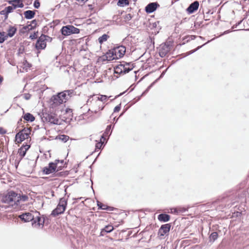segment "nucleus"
<instances>
[{
	"mask_svg": "<svg viewBox=\"0 0 249 249\" xmlns=\"http://www.w3.org/2000/svg\"><path fill=\"white\" fill-rule=\"evenodd\" d=\"M6 133V130L2 127H0V134H4Z\"/></svg>",
	"mask_w": 249,
	"mask_h": 249,
	"instance_id": "nucleus-52",
	"label": "nucleus"
},
{
	"mask_svg": "<svg viewBox=\"0 0 249 249\" xmlns=\"http://www.w3.org/2000/svg\"><path fill=\"white\" fill-rule=\"evenodd\" d=\"M37 26V21L36 19L33 20L30 24L23 26L19 31L20 33L24 34L26 32L35 29Z\"/></svg>",
	"mask_w": 249,
	"mask_h": 249,
	"instance_id": "nucleus-14",
	"label": "nucleus"
},
{
	"mask_svg": "<svg viewBox=\"0 0 249 249\" xmlns=\"http://www.w3.org/2000/svg\"><path fill=\"white\" fill-rule=\"evenodd\" d=\"M69 139V137L68 136H67V135H61L60 137V139L64 142H66L68 141Z\"/></svg>",
	"mask_w": 249,
	"mask_h": 249,
	"instance_id": "nucleus-35",
	"label": "nucleus"
},
{
	"mask_svg": "<svg viewBox=\"0 0 249 249\" xmlns=\"http://www.w3.org/2000/svg\"><path fill=\"white\" fill-rule=\"evenodd\" d=\"M104 229L107 233H110L114 230L113 227L111 225L106 226Z\"/></svg>",
	"mask_w": 249,
	"mask_h": 249,
	"instance_id": "nucleus-34",
	"label": "nucleus"
},
{
	"mask_svg": "<svg viewBox=\"0 0 249 249\" xmlns=\"http://www.w3.org/2000/svg\"><path fill=\"white\" fill-rule=\"evenodd\" d=\"M3 77L2 76L0 75V84H1L2 83V82L3 81Z\"/></svg>",
	"mask_w": 249,
	"mask_h": 249,
	"instance_id": "nucleus-58",
	"label": "nucleus"
},
{
	"mask_svg": "<svg viewBox=\"0 0 249 249\" xmlns=\"http://www.w3.org/2000/svg\"><path fill=\"white\" fill-rule=\"evenodd\" d=\"M133 68V64L123 61L115 67L114 71L117 74H124L129 72Z\"/></svg>",
	"mask_w": 249,
	"mask_h": 249,
	"instance_id": "nucleus-2",
	"label": "nucleus"
},
{
	"mask_svg": "<svg viewBox=\"0 0 249 249\" xmlns=\"http://www.w3.org/2000/svg\"><path fill=\"white\" fill-rule=\"evenodd\" d=\"M173 210H174V213H179L178 208H174Z\"/></svg>",
	"mask_w": 249,
	"mask_h": 249,
	"instance_id": "nucleus-56",
	"label": "nucleus"
},
{
	"mask_svg": "<svg viewBox=\"0 0 249 249\" xmlns=\"http://www.w3.org/2000/svg\"><path fill=\"white\" fill-rule=\"evenodd\" d=\"M105 140H104V139H102V137H101V139H100V142H103L104 143V141Z\"/></svg>",
	"mask_w": 249,
	"mask_h": 249,
	"instance_id": "nucleus-61",
	"label": "nucleus"
},
{
	"mask_svg": "<svg viewBox=\"0 0 249 249\" xmlns=\"http://www.w3.org/2000/svg\"><path fill=\"white\" fill-rule=\"evenodd\" d=\"M240 191H231L225 193L223 196L218 199L221 203L222 207L230 208L235 203L238 202L240 198Z\"/></svg>",
	"mask_w": 249,
	"mask_h": 249,
	"instance_id": "nucleus-1",
	"label": "nucleus"
},
{
	"mask_svg": "<svg viewBox=\"0 0 249 249\" xmlns=\"http://www.w3.org/2000/svg\"><path fill=\"white\" fill-rule=\"evenodd\" d=\"M21 147H23V149L24 150H26V151L27 152V151L29 149V148L30 147V145H28L27 144H23L22 145Z\"/></svg>",
	"mask_w": 249,
	"mask_h": 249,
	"instance_id": "nucleus-51",
	"label": "nucleus"
},
{
	"mask_svg": "<svg viewBox=\"0 0 249 249\" xmlns=\"http://www.w3.org/2000/svg\"><path fill=\"white\" fill-rule=\"evenodd\" d=\"M97 206L98 208L101 210L112 211L113 209V207L108 206L99 201H97Z\"/></svg>",
	"mask_w": 249,
	"mask_h": 249,
	"instance_id": "nucleus-24",
	"label": "nucleus"
},
{
	"mask_svg": "<svg viewBox=\"0 0 249 249\" xmlns=\"http://www.w3.org/2000/svg\"><path fill=\"white\" fill-rule=\"evenodd\" d=\"M59 162V160H56L54 162H50L48 166L45 167L43 168V173L46 175H49L55 172L57 167V164Z\"/></svg>",
	"mask_w": 249,
	"mask_h": 249,
	"instance_id": "nucleus-11",
	"label": "nucleus"
},
{
	"mask_svg": "<svg viewBox=\"0 0 249 249\" xmlns=\"http://www.w3.org/2000/svg\"><path fill=\"white\" fill-rule=\"evenodd\" d=\"M60 94H62L61 92L58 93L57 95H53L52 97L51 100L53 104L56 106L59 105L66 102V98L62 97Z\"/></svg>",
	"mask_w": 249,
	"mask_h": 249,
	"instance_id": "nucleus-16",
	"label": "nucleus"
},
{
	"mask_svg": "<svg viewBox=\"0 0 249 249\" xmlns=\"http://www.w3.org/2000/svg\"><path fill=\"white\" fill-rule=\"evenodd\" d=\"M67 201L64 197L61 198L56 208L51 213V215L55 217L59 214L63 213L66 208Z\"/></svg>",
	"mask_w": 249,
	"mask_h": 249,
	"instance_id": "nucleus-3",
	"label": "nucleus"
},
{
	"mask_svg": "<svg viewBox=\"0 0 249 249\" xmlns=\"http://www.w3.org/2000/svg\"><path fill=\"white\" fill-rule=\"evenodd\" d=\"M126 48L124 46H120L115 48L112 52V59H118L121 58L125 54Z\"/></svg>",
	"mask_w": 249,
	"mask_h": 249,
	"instance_id": "nucleus-10",
	"label": "nucleus"
},
{
	"mask_svg": "<svg viewBox=\"0 0 249 249\" xmlns=\"http://www.w3.org/2000/svg\"><path fill=\"white\" fill-rule=\"evenodd\" d=\"M155 83V81L153 82L150 86H149L143 92L141 96H143L149 90V89L152 87L153 84Z\"/></svg>",
	"mask_w": 249,
	"mask_h": 249,
	"instance_id": "nucleus-41",
	"label": "nucleus"
},
{
	"mask_svg": "<svg viewBox=\"0 0 249 249\" xmlns=\"http://www.w3.org/2000/svg\"><path fill=\"white\" fill-rule=\"evenodd\" d=\"M8 38L7 34L4 32H0V43H3Z\"/></svg>",
	"mask_w": 249,
	"mask_h": 249,
	"instance_id": "nucleus-26",
	"label": "nucleus"
},
{
	"mask_svg": "<svg viewBox=\"0 0 249 249\" xmlns=\"http://www.w3.org/2000/svg\"><path fill=\"white\" fill-rule=\"evenodd\" d=\"M19 196L18 194L13 191H10L7 195L2 198V201L5 203L11 204L18 205V202L19 200Z\"/></svg>",
	"mask_w": 249,
	"mask_h": 249,
	"instance_id": "nucleus-4",
	"label": "nucleus"
},
{
	"mask_svg": "<svg viewBox=\"0 0 249 249\" xmlns=\"http://www.w3.org/2000/svg\"><path fill=\"white\" fill-rule=\"evenodd\" d=\"M63 167V165L61 164L60 165H58V163L57 164V167L56 168V172H58L59 170H61L62 169V167Z\"/></svg>",
	"mask_w": 249,
	"mask_h": 249,
	"instance_id": "nucleus-55",
	"label": "nucleus"
},
{
	"mask_svg": "<svg viewBox=\"0 0 249 249\" xmlns=\"http://www.w3.org/2000/svg\"><path fill=\"white\" fill-rule=\"evenodd\" d=\"M24 147H21L18 150V154L21 157V159L25 156L26 153V150L23 149Z\"/></svg>",
	"mask_w": 249,
	"mask_h": 249,
	"instance_id": "nucleus-33",
	"label": "nucleus"
},
{
	"mask_svg": "<svg viewBox=\"0 0 249 249\" xmlns=\"http://www.w3.org/2000/svg\"><path fill=\"white\" fill-rule=\"evenodd\" d=\"M230 32H231V31H230V30H227V31H225V32H224V34H228V33H230Z\"/></svg>",
	"mask_w": 249,
	"mask_h": 249,
	"instance_id": "nucleus-60",
	"label": "nucleus"
},
{
	"mask_svg": "<svg viewBox=\"0 0 249 249\" xmlns=\"http://www.w3.org/2000/svg\"><path fill=\"white\" fill-rule=\"evenodd\" d=\"M57 175H59V176H61L62 175V172H60L57 174Z\"/></svg>",
	"mask_w": 249,
	"mask_h": 249,
	"instance_id": "nucleus-63",
	"label": "nucleus"
},
{
	"mask_svg": "<svg viewBox=\"0 0 249 249\" xmlns=\"http://www.w3.org/2000/svg\"><path fill=\"white\" fill-rule=\"evenodd\" d=\"M199 5V2L196 0L195 1L189 5L186 11L190 14H193L198 9Z\"/></svg>",
	"mask_w": 249,
	"mask_h": 249,
	"instance_id": "nucleus-18",
	"label": "nucleus"
},
{
	"mask_svg": "<svg viewBox=\"0 0 249 249\" xmlns=\"http://www.w3.org/2000/svg\"><path fill=\"white\" fill-rule=\"evenodd\" d=\"M110 97L111 96L108 97L107 95H101L100 97H96L95 99H96V101H102V102H105L107 100V99L109 98V97Z\"/></svg>",
	"mask_w": 249,
	"mask_h": 249,
	"instance_id": "nucleus-31",
	"label": "nucleus"
},
{
	"mask_svg": "<svg viewBox=\"0 0 249 249\" xmlns=\"http://www.w3.org/2000/svg\"><path fill=\"white\" fill-rule=\"evenodd\" d=\"M155 83V81L153 82L150 86H149L143 92L141 96H143L149 90V89L152 87L153 84Z\"/></svg>",
	"mask_w": 249,
	"mask_h": 249,
	"instance_id": "nucleus-40",
	"label": "nucleus"
},
{
	"mask_svg": "<svg viewBox=\"0 0 249 249\" xmlns=\"http://www.w3.org/2000/svg\"><path fill=\"white\" fill-rule=\"evenodd\" d=\"M48 38H50L48 36L42 34L40 36L38 37L36 43L35 47L37 50L44 49L46 47V41Z\"/></svg>",
	"mask_w": 249,
	"mask_h": 249,
	"instance_id": "nucleus-9",
	"label": "nucleus"
},
{
	"mask_svg": "<svg viewBox=\"0 0 249 249\" xmlns=\"http://www.w3.org/2000/svg\"><path fill=\"white\" fill-rule=\"evenodd\" d=\"M103 144V142H98L96 143L95 145V149L96 150H99L101 149V147L102 146Z\"/></svg>",
	"mask_w": 249,
	"mask_h": 249,
	"instance_id": "nucleus-39",
	"label": "nucleus"
},
{
	"mask_svg": "<svg viewBox=\"0 0 249 249\" xmlns=\"http://www.w3.org/2000/svg\"><path fill=\"white\" fill-rule=\"evenodd\" d=\"M36 11L27 10L24 12V17L26 19H30L34 18Z\"/></svg>",
	"mask_w": 249,
	"mask_h": 249,
	"instance_id": "nucleus-22",
	"label": "nucleus"
},
{
	"mask_svg": "<svg viewBox=\"0 0 249 249\" xmlns=\"http://www.w3.org/2000/svg\"><path fill=\"white\" fill-rule=\"evenodd\" d=\"M160 6L157 2H151L146 5L145 8V11L147 13L150 14L156 10L157 8Z\"/></svg>",
	"mask_w": 249,
	"mask_h": 249,
	"instance_id": "nucleus-17",
	"label": "nucleus"
},
{
	"mask_svg": "<svg viewBox=\"0 0 249 249\" xmlns=\"http://www.w3.org/2000/svg\"><path fill=\"white\" fill-rule=\"evenodd\" d=\"M34 6L35 8L38 9L40 7V2L39 0H35L34 2Z\"/></svg>",
	"mask_w": 249,
	"mask_h": 249,
	"instance_id": "nucleus-42",
	"label": "nucleus"
},
{
	"mask_svg": "<svg viewBox=\"0 0 249 249\" xmlns=\"http://www.w3.org/2000/svg\"><path fill=\"white\" fill-rule=\"evenodd\" d=\"M129 4L128 0H118L117 5L120 7H124Z\"/></svg>",
	"mask_w": 249,
	"mask_h": 249,
	"instance_id": "nucleus-27",
	"label": "nucleus"
},
{
	"mask_svg": "<svg viewBox=\"0 0 249 249\" xmlns=\"http://www.w3.org/2000/svg\"><path fill=\"white\" fill-rule=\"evenodd\" d=\"M34 220L32 221V226L36 228L40 227L43 228L45 221V217L43 215L41 216L40 213L37 211H34Z\"/></svg>",
	"mask_w": 249,
	"mask_h": 249,
	"instance_id": "nucleus-5",
	"label": "nucleus"
},
{
	"mask_svg": "<svg viewBox=\"0 0 249 249\" xmlns=\"http://www.w3.org/2000/svg\"><path fill=\"white\" fill-rule=\"evenodd\" d=\"M23 119L27 122H32L35 120V117L30 113H27L23 116Z\"/></svg>",
	"mask_w": 249,
	"mask_h": 249,
	"instance_id": "nucleus-25",
	"label": "nucleus"
},
{
	"mask_svg": "<svg viewBox=\"0 0 249 249\" xmlns=\"http://www.w3.org/2000/svg\"><path fill=\"white\" fill-rule=\"evenodd\" d=\"M107 232L104 230V229H101L100 235L101 236H105Z\"/></svg>",
	"mask_w": 249,
	"mask_h": 249,
	"instance_id": "nucleus-48",
	"label": "nucleus"
},
{
	"mask_svg": "<svg viewBox=\"0 0 249 249\" xmlns=\"http://www.w3.org/2000/svg\"><path fill=\"white\" fill-rule=\"evenodd\" d=\"M34 211H32L30 213H23L19 215L18 217L24 222H28L29 221H32L34 220Z\"/></svg>",
	"mask_w": 249,
	"mask_h": 249,
	"instance_id": "nucleus-15",
	"label": "nucleus"
},
{
	"mask_svg": "<svg viewBox=\"0 0 249 249\" xmlns=\"http://www.w3.org/2000/svg\"><path fill=\"white\" fill-rule=\"evenodd\" d=\"M243 22V23L244 24L245 23V21L244 20H241L240 22H239L237 24H236L235 25H234L233 27H232V28H236L238 25H239V24H240L242 22Z\"/></svg>",
	"mask_w": 249,
	"mask_h": 249,
	"instance_id": "nucleus-54",
	"label": "nucleus"
},
{
	"mask_svg": "<svg viewBox=\"0 0 249 249\" xmlns=\"http://www.w3.org/2000/svg\"><path fill=\"white\" fill-rule=\"evenodd\" d=\"M171 45L169 42L162 44L159 47V53L161 57H165L171 49Z\"/></svg>",
	"mask_w": 249,
	"mask_h": 249,
	"instance_id": "nucleus-12",
	"label": "nucleus"
},
{
	"mask_svg": "<svg viewBox=\"0 0 249 249\" xmlns=\"http://www.w3.org/2000/svg\"><path fill=\"white\" fill-rule=\"evenodd\" d=\"M156 25H157V24H156V22H155V23H154L153 24V27H155L156 26Z\"/></svg>",
	"mask_w": 249,
	"mask_h": 249,
	"instance_id": "nucleus-64",
	"label": "nucleus"
},
{
	"mask_svg": "<svg viewBox=\"0 0 249 249\" xmlns=\"http://www.w3.org/2000/svg\"><path fill=\"white\" fill-rule=\"evenodd\" d=\"M218 237V235L217 232H212L209 236L210 241L214 242L217 239Z\"/></svg>",
	"mask_w": 249,
	"mask_h": 249,
	"instance_id": "nucleus-30",
	"label": "nucleus"
},
{
	"mask_svg": "<svg viewBox=\"0 0 249 249\" xmlns=\"http://www.w3.org/2000/svg\"><path fill=\"white\" fill-rule=\"evenodd\" d=\"M72 109H66V113L67 114H68L69 115V117H70L71 116L72 117Z\"/></svg>",
	"mask_w": 249,
	"mask_h": 249,
	"instance_id": "nucleus-46",
	"label": "nucleus"
},
{
	"mask_svg": "<svg viewBox=\"0 0 249 249\" xmlns=\"http://www.w3.org/2000/svg\"><path fill=\"white\" fill-rule=\"evenodd\" d=\"M109 36L107 34H104L98 38V41L100 44H102L103 42L106 41Z\"/></svg>",
	"mask_w": 249,
	"mask_h": 249,
	"instance_id": "nucleus-28",
	"label": "nucleus"
},
{
	"mask_svg": "<svg viewBox=\"0 0 249 249\" xmlns=\"http://www.w3.org/2000/svg\"><path fill=\"white\" fill-rule=\"evenodd\" d=\"M196 37V36H191V39H194Z\"/></svg>",
	"mask_w": 249,
	"mask_h": 249,
	"instance_id": "nucleus-62",
	"label": "nucleus"
},
{
	"mask_svg": "<svg viewBox=\"0 0 249 249\" xmlns=\"http://www.w3.org/2000/svg\"><path fill=\"white\" fill-rule=\"evenodd\" d=\"M158 220L162 222H166L170 220V216L166 213H161L158 216Z\"/></svg>",
	"mask_w": 249,
	"mask_h": 249,
	"instance_id": "nucleus-20",
	"label": "nucleus"
},
{
	"mask_svg": "<svg viewBox=\"0 0 249 249\" xmlns=\"http://www.w3.org/2000/svg\"><path fill=\"white\" fill-rule=\"evenodd\" d=\"M0 15H4L5 18H8V13L5 8L0 12Z\"/></svg>",
	"mask_w": 249,
	"mask_h": 249,
	"instance_id": "nucleus-38",
	"label": "nucleus"
},
{
	"mask_svg": "<svg viewBox=\"0 0 249 249\" xmlns=\"http://www.w3.org/2000/svg\"><path fill=\"white\" fill-rule=\"evenodd\" d=\"M64 162V160H59V162H58V164L60 163L61 164L63 165Z\"/></svg>",
	"mask_w": 249,
	"mask_h": 249,
	"instance_id": "nucleus-59",
	"label": "nucleus"
},
{
	"mask_svg": "<svg viewBox=\"0 0 249 249\" xmlns=\"http://www.w3.org/2000/svg\"><path fill=\"white\" fill-rule=\"evenodd\" d=\"M121 109V104L117 106L114 109V112H119Z\"/></svg>",
	"mask_w": 249,
	"mask_h": 249,
	"instance_id": "nucleus-47",
	"label": "nucleus"
},
{
	"mask_svg": "<svg viewBox=\"0 0 249 249\" xmlns=\"http://www.w3.org/2000/svg\"><path fill=\"white\" fill-rule=\"evenodd\" d=\"M31 128H24L16 135V140L18 143L21 142L26 139H28L31 134Z\"/></svg>",
	"mask_w": 249,
	"mask_h": 249,
	"instance_id": "nucleus-6",
	"label": "nucleus"
},
{
	"mask_svg": "<svg viewBox=\"0 0 249 249\" xmlns=\"http://www.w3.org/2000/svg\"><path fill=\"white\" fill-rule=\"evenodd\" d=\"M28 197L26 195H22L20 197V200H22L23 201H26L28 200Z\"/></svg>",
	"mask_w": 249,
	"mask_h": 249,
	"instance_id": "nucleus-49",
	"label": "nucleus"
},
{
	"mask_svg": "<svg viewBox=\"0 0 249 249\" xmlns=\"http://www.w3.org/2000/svg\"><path fill=\"white\" fill-rule=\"evenodd\" d=\"M171 227L170 223L162 225L159 230L158 235L159 236H163L168 233Z\"/></svg>",
	"mask_w": 249,
	"mask_h": 249,
	"instance_id": "nucleus-13",
	"label": "nucleus"
},
{
	"mask_svg": "<svg viewBox=\"0 0 249 249\" xmlns=\"http://www.w3.org/2000/svg\"><path fill=\"white\" fill-rule=\"evenodd\" d=\"M41 119L43 122H50L54 124H59V120L56 114L53 113H43Z\"/></svg>",
	"mask_w": 249,
	"mask_h": 249,
	"instance_id": "nucleus-7",
	"label": "nucleus"
},
{
	"mask_svg": "<svg viewBox=\"0 0 249 249\" xmlns=\"http://www.w3.org/2000/svg\"><path fill=\"white\" fill-rule=\"evenodd\" d=\"M23 97L26 100H29L30 99L31 95L29 93H24L23 95Z\"/></svg>",
	"mask_w": 249,
	"mask_h": 249,
	"instance_id": "nucleus-45",
	"label": "nucleus"
},
{
	"mask_svg": "<svg viewBox=\"0 0 249 249\" xmlns=\"http://www.w3.org/2000/svg\"><path fill=\"white\" fill-rule=\"evenodd\" d=\"M211 40H208L206 43L203 44L202 45L197 47L196 49L191 50L187 53V55L191 54L193 53H194L196 52V51H197L198 49L201 48L202 46H204L207 43L210 42Z\"/></svg>",
	"mask_w": 249,
	"mask_h": 249,
	"instance_id": "nucleus-32",
	"label": "nucleus"
},
{
	"mask_svg": "<svg viewBox=\"0 0 249 249\" xmlns=\"http://www.w3.org/2000/svg\"><path fill=\"white\" fill-rule=\"evenodd\" d=\"M111 126L112 125L111 124L108 125L105 132L102 135V138L104 139V140H106V138L108 137L111 135L112 131L111 130Z\"/></svg>",
	"mask_w": 249,
	"mask_h": 249,
	"instance_id": "nucleus-21",
	"label": "nucleus"
},
{
	"mask_svg": "<svg viewBox=\"0 0 249 249\" xmlns=\"http://www.w3.org/2000/svg\"><path fill=\"white\" fill-rule=\"evenodd\" d=\"M77 1H78L80 3H85L88 0H76Z\"/></svg>",
	"mask_w": 249,
	"mask_h": 249,
	"instance_id": "nucleus-57",
	"label": "nucleus"
},
{
	"mask_svg": "<svg viewBox=\"0 0 249 249\" xmlns=\"http://www.w3.org/2000/svg\"><path fill=\"white\" fill-rule=\"evenodd\" d=\"M12 6L14 9L17 8H23L24 7V4L23 3L22 0H20V1H18V2L13 3Z\"/></svg>",
	"mask_w": 249,
	"mask_h": 249,
	"instance_id": "nucleus-29",
	"label": "nucleus"
},
{
	"mask_svg": "<svg viewBox=\"0 0 249 249\" xmlns=\"http://www.w3.org/2000/svg\"><path fill=\"white\" fill-rule=\"evenodd\" d=\"M5 9H6V10L7 12V13H8V14L9 13H12L13 11V10H14V9L13 8L12 6H9L8 7H6L5 8Z\"/></svg>",
	"mask_w": 249,
	"mask_h": 249,
	"instance_id": "nucleus-36",
	"label": "nucleus"
},
{
	"mask_svg": "<svg viewBox=\"0 0 249 249\" xmlns=\"http://www.w3.org/2000/svg\"><path fill=\"white\" fill-rule=\"evenodd\" d=\"M167 70V69L166 70H165V71H162V72L161 73V74H160V76L159 78L158 79H157L155 81V82H156V81H157L158 79H160V78H162V77L164 76V75L165 74V72H166V71Z\"/></svg>",
	"mask_w": 249,
	"mask_h": 249,
	"instance_id": "nucleus-53",
	"label": "nucleus"
},
{
	"mask_svg": "<svg viewBox=\"0 0 249 249\" xmlns=\"http://www.w3.org/2000/svg\"><path fill=\"white\" fill-rule=\"evenodd\" d=\"M37 34H38V32H34V34H31L29 38L31 39H32V40H34L35 39H36L37 38Z\"/></svg>",
	"mask_w": 249,
	"mask_h": 249,
	"instance_id": "nucleus-37",
	"label": "nucleus"
},
{
	"mask_svg": "<svg viewBox=\"0 0 249 249\" xmlns=\"http://www.w3.org/2000/svg\"><path fill=\"white\" fill-rule=\"evenodd\" d=\"M61 32L63 36H68L71 34L79 33L80 30L72 25H69L62 27Z\"/></svg>",
	"mask_w": 249,
	"mask_h": 249,
	"instance_id": "nucleus-8",
	"label": "nucleus"
},
{
	"mask_svg": "<svg viewBox=\"0 0 249 249\" xmlns=\"http://www.w3.org/2000/svg\"><path fill=\"white\" fill-rule=\"evenodd\" d=\"M18 1H20V0H7V2L9 4H11L12 6L13 3H16V2H18Z\"/></svg>",
	"mask_w": 249,
	"mask_h": 249,
	"instance_id": "nucleus-50",
	"label": "nucleus"
},
{
	"mask_svg": "<svg viewBox=\"0 0 249 249\" xmlns=\"http://www.w3.org/2000/svg\"><path fill=\"white\" fill-rule=\"evenodd\" d=\"M188 210V208L185 207H178L179 213H185Z\"/></svg>",
	"mask_w": 249,
	"mask_h": 249,
	"instance_id": "nucleus-43",
	"label": "nucleus"
},
{
	"mask_svg": "<svg viewBox=\"0 0 249 249\" xmlns=\"http://www.w3.org/2000/svg\"><path fill=\"white\" fill-rule=\"evenodd\" d=\"M132 16L130 14H126L124 17V19L126 20L129 21L132 18Z\"/></svg>",
	"mask_w": 249,
	"mask_h": 249,
	"instance_id": "nucleus-44",
	"label": "nucleus"
},
{
	"mask_svg": "<svg viewBox=\"0 0 249 249\" xmlns=\"http://www.w3.org/2000/svg\"><path fill=\"white\" fill-rule=\"evenodd\" d=\"M61 93L62 94L60 95L62 97L66 98V101H67L73 95L74 90L72 89L66 90L61 92Z\"/></svg>",
	"mask_w": 249,
	"mask_h": 249,
	"instance_id": "nucleus-19",
	"label": "nucleus"
},
{
	"mask_svg": "<svg viewBox=\"0 0 249 249\" xmlns=\"http://www.w3.org/2000/svg\"><path fill=\"white\" fill-rule=\"evenodd\" d=\"M17 31V29L15 26H10L9 29L7 30V37H13L15 34H16Z\"/></svg>",
	"mask_w": 249,
	"mask_h": 249,
	"instance_id": "nucleus-23",
	"label": "nucleus"
}]
</instances>
